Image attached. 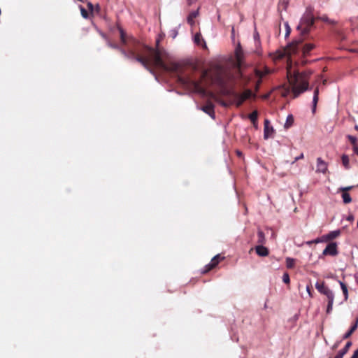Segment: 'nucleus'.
Here are the masks:
<instances>
[{"instance_id": "obj_29", "label": "nucleus", "mask_w": 358, "mask_h": 358, "mask_svg": "<svg viewBox=\"0 0 358 358\" xmlns=\"http://www.w3.org/2000/svg\"><path fill=\"white\" fill-rule=\"evenodd\" d=\"M317 19L322 20L325 22H327L329 24H334L335 22L334 20H330L327 16L323 15L321 17H317Z\"/></svg>"}, {"instance_id": "obj_25", "label": "nucleus", "mask_w": 358, "mask_h": 358, "mask_svg": "<svg viewBox=\"0 0 358 358\" xmlns=\"http://www.w3.org/2000/svg\"><path fill=\"white\" fill-rule=\"evenodd\" d=\"M235 99H236L237 106H241L242 103L245 101V99H243V97L241 96V94H238V93L236 94Z\"/></svg>"}, {"instance_id": "obj_40", "label": "nucleus", "mask_w": 358, "mask_h": 358, "mask_svg": "<svg viewBox=\"0 0 358 358\" xmlns=\"http://www.w3.org/2000/svg\"><path fill=\"white\" fill-rule=\"evenodd\" d=\"M314 243H318L320 242H325L324 241H322V236L321 238H317L315 240H313Z\"/></svg>"}, {"instance_id": "obj_33", "label": "nucleus", "mask_w": 358, "mask_h": 358, "mask_svg": "<svg viewBox=\"0 0 358 358\" xmlns=\"http://www.w3.org/2000/svg\"><path fill=\"white\" fill-rule=\"evenodd\" d=\"M353 188V186H348V187H341L338 189V192H347L348 191L351 190Z\"/></svg>"}, {"instance_id": "obj_6", "label": "nucleus", "mask_w": 358, "mask_h": 358, "mask_svg": "<svg viewBox=\"0 0 358 358\" xmlns=\"http://www.w3.org/2000/svg\"><path fill=\"white\" fill-rule=\"evenodd\" d=\"M338 254V246L336 242L329 243L322 252V255H330L334 257Z\"/></svg>"}, {"instance_id": "obj_51", "label": "nucleus", "mask_w": 358, "mask_h": 358, "mask_svg": "<svg viewBox=\"0 0 358 358\" xmlns=\"http://www.w3.org/2000/svg\"><path fill=\"white\" fill-rule=\"evenodd\" d=\"M183 62L180 59V67L182 66V65H183Z\"/></svg>"}, {"instance_id": "obj_24", "label": "nucleus", "mask_w": 358, "mask_h": 358, "mask_svg": "<svg viewBox=\"0 0 358 358\" xmlns=\"http://www.w3.org/2000/svg\"><path fill=\"white\" fill-rule=\"evenodd\" d=\"M341 160L343 166L345 169H349V157L346 155H343L341 157Z\"/></svg>"}, {"instance_id": "obj_44", "label": "nucleus", "mask_w": 358, "mask_h": 358, "mask_svg": "<svg viewBox=\"0 0 358 358\" xmlns=\"http://www.w3.org/2000/svg\"><path fill=\"white\" fill-rule=\"evenodd\" d=\"M346 220L350 221V222H352L354 220V216L352 215H349L347 217Z\"/></svg>"}, {"instance_id": "obj_39", "label": "nucleus", "mask_w": 358, "mask_h": 358, "mask_svg": "<svg viewBox=\"0 0 358 358\" xmlns=\"http://www.w3.org/2000/svg\"><path fill=\"white\" fill-rule=\"evenodd\" d=\"M306 291H307V292L308 293V295H309L310 296H312V294H311V286H310V285H308L306 286Z\"/></svg>"}, {"instance_id": "obj_37", "label": "nucleus", "mask_w": 358, "mask_h": 358, "mask_svg": "<svg viewBox=\"0 0 358 358\" xmlns=\"http://www.w3.org/2000/svg\"><path fill=\"white\" fill-rule=\"evenodd\" d=\"M304 157L303 153H301L299 156L294 158V160L291 163L292 164H294L296 161L301 159Z\"/></svg>"}, {"instance_id": "obj_22", "label": "nucleus", "mask_w": 358, "mask_h": 358, "mask_svg": "<svg viewBox=\"0 0 358 358\" xmlns=\"http://www.w3.org/2000/svg\"><path fill=\"white\" fill-rule=\"evenodd\" d=\"M295 259L291 257L286 258V266L288 268H292L294 266Z\"/></svg>"}, {"instance_id": "obj_54", "label": "nucleus", "mask_w": 358, "mask_h": 358, "mask_svg": "<svg viewBox=\"0 0 358 358\" xmlns=\"http://www.w3.org/2000/svg\"><path fill=\"white\" fill-rule=\"evenodd\" d=\"M329 358H331V357H329Z\"/></svg>"}, {"instance_id": "obj_17", "label": "nucleus", "mask_w": 358, "mask_h": 358, "mask_svg": "<svg viewBox=\"0 0 358 358\" xmlns=\"http://www.w3.org/2000/svg\"><path fill=\"white\" fill-rule=\"evenodd\" d=\"M338 282H339L341 288V289L343 291V295H344V298H345V301H347L348 299V290L347 285L343 282H342L341 280H339Z\"/></svg>"}, {"instance_id": "obj_4", "label": "nucleus", "mask_w": 358, "mask_h": 358, "mask_svg": "<svg viewBox=\"0 0 358 358\" xmlns=\"http://www.w3.org/2000/svg\"><path fill=\"white\" fill-rule=\"evenodd\" d=\"M108 45L113 49L119 50L126 58L138 62L149 72H152V66H150L149 63H147L140 55H135L131 50H127L125 48L110 41L108 42Z\"/></svg>"}, {"instance_id": "obj_34", "label": "nucleus", "mask_w": 358, "mask_h": 358, "mask_svg": "<svg viewBox=\"0 0 358 358\" xmlns=\"http://www.w3.org/2000/svg\"><path fill=\"white\" fill-rule=\"evenodd\" d=\"M282 281L283 282L288 284L289 283L290 279L289 275L287 273H285L282 275Z\"/></svg>"}, {"instance_id": "obj_10", "label": "nucleus", "mask_w": 358, "mask_h": 358, "mask_svg": "<svg viewBox=\"0 0 358 358\" xmlns=\"http://www.w3.org/2000/svg\"><path fill=\"white\" fill-rule=\"evenodd\" d=\"M327 171V164L324 160H322V158L318 157L317 159L316 172L325 173Z\"/></svg>"}, {"instance_id": "obj_20", "label": "nucleus", "mask_w": 358, "mask_h": 358, "mask_svg": "<svg viewBox=\"0 0 358 358\" xmlns=\"http://www.w3.org/2000/svg\"><path fill=\"white\" fill-rule=\"evenodd\" d=\"M342 199L344 203L347 204L352 201V198L348 192L342 193Z\"/></svg>"}, {"instance_id": "obj_23", "label": "nucleus", "mask_w": 358, "mask_h": 358, "mask_svg": "<svg viewBox=\"0 0 358 358\" xmlns=\"http://www.w3.org/2000/svg\"><path fill=\"white\" fill-rule=\"evenodd\" d=\"M257 117L258 113L257 110H255L249 115L248 117L250 120V121L255 124L257 122Z\"/></svg>"}, {"instance_id": "obj_32", "label": "nucleus", "mask_w": 358, "mask_h": 358, "mask_svg": "<svg viewBox=\"0 0 358 358\" xmlns=\"http://www.w3.org/2000/svg\"><path fill=\"white\" fill-rule=\"evenodd\" d=\"M80 8L82 16L84 18H87L89 16L88 12L83 6H80Z\"/></svg>"}, {"instance_id": "obj_19", "label": "nucleus", "mask_w": 358, "mask_h": 358, "mask_svg": "<svg viewBox=\"0 0 358 358\" xmlns=\"http://www.w3.org/2000/svg\"><path fill=\"white\" fill-rule=\"evenodd\" d=\"M198 11H192L187 17V22L189 24L192 25L194 23V19L197 16Z\"/></svg>"}, {"instance_id": "obj_38", "label": "nucleus", "mask_w": 358, "mask_h": 358, "mask_svg": "<svg viewBox=\"0 0 358 358\" xmlns=\"http://www.w3.org/2000/svg\"><path fill=\"white\" fill-rule=\"evenodd\" d=\"M87 8L91 13L94 12V5L91 2L87 3Z\"/></svg>"}, {"instance_id": "obj_1", "label": "nucleus", "mask_w": 358, "mask_h": 358, "mask_svg": "<svg viewBox=\"0 0 358 358\" xmlns=\"http://www.w3.org/2000/svg\"><path fill=\"white\" fill-rule=\"evenodd\" d=\"M121 43L127 50H131L135 55H138L152 66V72L155 76L157 73H161L170 76L173 83L179 82V63L176 58L172 57L163 48L159 45L162 36L160 35L156 39L155 47L145 45L131 36H127L124 29L118 27Z\"/></svg>"}, {"instance_id": "obj_2", "label": "nucleus", "mask_w": 358, "mask_h": 358, "mask_svg": "<svg viewBox=\"0 0 358 358\" xmlns=\"http://www.w3.org/2000/svg\"><path fill=\"white\" fill-rule=\"evenodd\" d=\"M315 17L313 10L311 7H308L301 18L300 22L296 27V29L300 31V36L296 38L287 46L286 52L288 55H295L301 53L303 57L307 56L309 52L315 48L313 43L303 44V41L306 35L310 31L314 25Z\"/></svg>"}, {"instance_id": "obj_26", "label": "nucleus", "mask_w": 358, "mask_h": 358, "mask_svg": "<svg viewBox=\"0 0 358 358\" xmlns=\"http://www.w3.org/2000/svg\"><path fill=\"white\" fill-rule=\"evenodd\" d=\"M194 88L198 93L202 95H204L206 94V90L203 87H201L199 83H194Z\"/></svg>"}, {"instance_id": "obj_43", "label": "nucleus", "mask_w": 358, "mask_h": 358, "mask_svg": "<svg viewBox=\"0 0 358 358\" xmlns=\"http://www.w3.org/2000/svg\"><path fill=\"white\" fill-rule=\"evenodd\" d=\"M350 358H358V348L354 352L352 356Z\"/></svg>"}, {"instance_id": "obj_46", "label": "nucleus", "mask_w": 358, "mask_h": 358, "mask_svg": "<svg viewBox=\"0 0 358 358\" xmlns=\"http://www.w3.org/2000/svg\"><path fill=\"white\" fill-rule=\"evenodd\" d=\"M196 0H188V2L189 4H192L194 2H195Z\"/></svg>"}, {"instance_id": "obj_48", "label": "nucleus", "mask_w": 358, "mask_h": 358, "mask_svg": "<svg viewBox=\"0 0 358 358\" xmlns=\"http://www.w3.org/2000/svg\"><path fill=\"white\" fill-rule=\"evenodd\" d=\"M314 243V242H313V241H308V242H306V243H307L308 245H311V244H312V243Z\"/></svg>"}, {"instance_id": "obj_9", "label": "nucleus", "mask_w": 358, "mask_h": 358, "mask_svg": "<svg viewBox=\"0 0 358 358\" xmlns=\"http://www.w3.org/2000/svg\"><path fill=\"white\" fill-rule=\"evenodd\" d=\"M341 231L340 229L331 231L329 233L322 236V241H324L325 242L330 241L338 237L341 235Z\"/></svg>"}, {"instance_id": "obj_49", "label": "nucleus", "mask_w": 358, "mask_h": 358, "mask_svg": "<svg viewBox=\"0 0 358 358\" xmlns=\"http://www.w3.org/2000/svg\"><path fill=\"white\" fill-rule=\"evenodd\" d=\"M180 85L184 83V80H183V79L181 77H180Z\"/></svg>"}, {"instance_id": "obj_41", "label": "nucleus", "mask_w": 358, "mask_h": 358, "mask_svg": "<svg viewBox=\"0 0 358 358\" xmlns=\"http://www.w3.org/2000/svg\"><path fill=\"white\" fill-rule=\"evenodd\" d=\"M177 35H178V32H177V31H176V30H173V31H171V37H172L173 38H175L177 36Z\"/></svg>"}, {"instance_id": "obj_7", "label": "nucleus", "mask_w": 358, "mask_h": 358, "mask_svg": "<svg viewBox=\"0 0 358 358\" xmlns=\"http://www.w3.org/2000/svg\"><path fill=\"white\" fill-rule=\"evenodd\" d=\"M264 138L265 139H268V138H271L273 136V134L274 133V129L271 125L270 121L267 119H266L264 120Z\"/></svg>"}, {"instance_id": "obj_18", "label": "nucleus", "mask_w": 358, "mask_h": 358, "mask_svg": "<svg viewBox=\"0 0 358 358\" xmlns=\"http://www.w3.org/2000/svg\"><path fill=\"white\" fill-rule=\"evenodd\" d=\"M257 238H258L257 243L262 245L266 241L265 235L262 231H261V230L258 231Z\"/></svg>"}, {"instance_id": "obj_42", "label": "nucleus", "mask_w": 358, "mask_h": 358, "mask_svg": "<svg viewBox=\"0 0 358 358\" xmlns=\"http://www.w3.org/2000/svg\"><path fill=\"white\" fill-rule=\"evenodd\" d=\"M94 10L96 13H99L101 10V7L99 4H96L95 6H94Z\"/></svg>"}, {"instance_id": "obj_3", "label": "nucleus", "mask_w": 358, "mask_h": 358, "mask_svg": "<svg viewBox=\"0 0 358 358\" xmlns=\"http://www.w3.org/2000/svg\"><path fill=\"white\" fill-rule=\"evenodd\" d=\"M288 80L292 87L294 98L297 97L301 93L308 89V83L306 80L305 76L302 73L297 72L294 73L293 76H292L289 73Z\"/></svg>"}, {"instance_id": "obj_47", "label": "nucleus", "mask_w": 358, "mask_h": 358, "mask_svg": "<svg viewBox=\"0 0 358 358\" xmlns=\"http://www.w3.org/2000/svg\"><path fill=\"white\" fill-rule=\"evenodd\" d=\"M236 153H237V155H238V156H241V155H242L241 152V151H239V150H237V151H236Z\"/></svg>"}, {"instance_id": "obj_27", "label": "nucleus", "mask_w": 358, "mask_h": 358, "mask_svg": "<svg viewBox=\"0 0 358 358\" xmlns=\"http://www.w3.org/2000/svg\"><path fill=\"white\" fill-rule=\"evenodd\" d=\"M293 121H294V118H293L292 115H289L287 117L286 122L285 124V128L289 127L292 125V124L293 123Z\"/></svg>"}, {"instance_id": "obj_15", "label": "nucleus", "mask_w": 358, "mask_h": 358, "mask_svg": "<svg viewBox=\"0 0 358 358\" xmlns=\"http://www.w3.org/2000/svg\"><path fill=\"white\" fill-rule=\"evenodd\" d=\"M318 96H319V90L318 88H315L313 92V106H312V112L313 113H315L316 110V106L317 103L318 102Z\"/></svg>"}, {"instance_id": "obj_36", "label": "nucleus", "mask_w": 358, "mask_h": 358, "mask_svg": "<svg viewBox=\"0 0 358 358\" xmlns=\"http://www.w3.org/2000/svg\"><path fill=\"white\" fill-rule=\"evenodd\" d=\"M254 40H255V42L256 43V45H259V33L257 31H255L254 33Z\"/></svg>"}, {"instance_id": "obj_8", "label": "nucleus", "mask_w": 358, "mask_h": 358, "mask_svg": "<svg viewBox=\"0 0 358 358\" xmlns=\"http://www.w3.org/2000/svg\"><path fill=\"white\" fill-rule=\"evenodd\" d=\"M255 75L258 78V80L257 82V88L259 87V85L262 83V79L263 77L270 73V70L268 68H264L263 71L255 69H254Z\"/></svg>"}, {"instance_id": "obj_50", "label": "nucleus", "mask_w": 358, "mask_h": 358, "mask_svg": "<svg viewBox=\"0 0 358 358\" xmlns=\"http://www.w3.org/2000/svg\"><path fill=\"white\" fill-rule=\"evenodd\" d=\"M171 90H176L178 92V91H177V86L174 87Z\"/></svg>"}, {"instance_id": "obj_5", "label": "nucleus", "mask_w": 358, "mask_h": 358, "mask_svg": "<svg viewBox=\"0 0 358 358\" xmlns=\"http://www.w3.org/2000/svg\"><path fill=\"white\" fill-rule=\"evenodd\" d=\"M315 288L322 294L325 295L327 298L328 304L327 307V313L330 314L333 310V304L334 301V293L328 287L324 285V282H317L315 283Z\"/></svg>"}, {"instance_id": "obj_13", "label": "nucleus", "mask_w": 358, "mask_h": 358, "mask_svg": "<svg viewBox=\"0 0 358 358\" xmlns=\"http://www.w3.org/2000/svg\"><path fill=\"white\" fill-rule=\"evenodd\" d=\"M257 254L260 257H266L268 255V250L267 248L260 245L255 248Z\"/></svg>"}, {"instance_id": "obj_35", "label": "nucleus", "mask_w": 358, "mask_h": 358, "mask_svg": "<svg viewBox=\"0 0 358 358\" xmlns=\"http://www.w3.org/2000/svg\"><path fill=\"white\" fill-rule=\"evenodd\" d=\"M285 29H286V32H285V38H287L289 35V34L291 32V28L289 26L288 22H285Z\"/></svg>"}, {"instance_id": "obj_30", "label": "nucleus", "mask_w": 358, "mask_h": 358, "mask_svg": "<svg viewBox=\"0 0 358 358\" xmlns=\"http://www.w3.org/2000/svg\"><path fill=\"white\" fill-rule=\"evenodd\" d=\"M347 138L350 141V142L352 144L353 147L355 145H357V139L355 136H352V135H348Z\"/></svg>"}, {"instance_id": "obj_21", "label": "nucleus", "mask_w": 358, "mask_h": 358, "mask_svg": "<svg viewBox=\"0 0 358 358\" xmlns=\"http://www.w3.org/2000/svg\"><path fill=\"white\" fill-rule=\"evenodd\" d=\"M252 95V92L250 90H246L241 94V96L243 99H245V101L248 99H250Z\"/></svg>"}, {"instance_id": "obj_28", "label": "nucleus", "mask_w": 358, "mask_h": 358, "mask_svg": "<svg viewBox=\"0 0 358 358\" xmlns=\"http://www.w3.org/2000/svg\"><path fill=\"white\" fill-rule=\"evenodd\" d=\"M202 40V36L200 33H196L194 36V42L196 45L201 44V41Z\"/></svg>"}, {"instance_id": "obj_52", "label": "nucleus", "mask_w": 358, "mask_h": 358, "mask_svg": "<svg viewBox=\"0 0 358 358\" xmlns=\"http://www.w3.org/2000/svg\"><path fill=\"white\" fill-rule=\"evenodd\" d=\"M338 343H336V344L334 345V348H337V347H338Z\"/></svg>"}, {"instance_id": "obj_45", "label": "nucleus", "mask_w": 358, "mask_h": 358, "mask_svg": "<svg viewBox=\"0 0 358 358\" xmlns=\"http://www.w3.org/2000/svg\"><path fill=\"white\" fill-rule=\"evenodd\" d=\"M353 151L358 155V145H355L353 147Z\"/></svg>"}, {"instance_id": "obj_11", "label": "nucleus", "mask_w": 358, "mask_h": 358, "mask_svg": "<svg viewBox=\"0 0 358 358\" xmlns=\"http://www.w3.org/2000/svg\"><path fill=\"white\" fill-rule=\"evenodd\" d=\"M201 110L212 118H215L214 106L212 103H208L206 106H203L201 108Z\"/></svg>"}, {"instance_id": "obj_12", "label": "nucleus", "mask_w": 358, "mask_h": 358, "mask_svg": "<svg viewBox=\"0 0 358 358\" xmlns=\"http://www.w3.org/2000/svg\"><path fill=\"white\" fill-rule=\"evenodd\" d=\"M220 259V255H215L212 259L209 264L206 266L207 268L203 271V273L208 272L211 268L216 266V265L219 263V261Z\"/></svg>"}, {"instance_id": "obj_31", "label": "nucleus", "mask_w": 358, "mask_h": 358, "mask_svg": "<svg viewBox=\"0 0 358 358\" xmlns=\"http://www.w3.org/2000/svg\"><path fill=\"white\" fill-rule=\"evenodd\" d=\"M287 6V2L285 0H280L278 5V9L286 10Z\"/></svg>"}, {"instance_id": "obj_14", "label": "nucleus", "mask_w": 358, "mask_h": 358, "mask_svg": "<svg viewBox=\"0 0 358 358\" xmlns=\"http://www.w3.org/2000/svg\"><path fill=\"white\" fill-rule=\"evenodd\" d=\"M352 345L351 341H348L345 345V347L341 350L338 354L335 356L334 358H343V356L348 352L349 348Z\"/></svg>"}, {"instance_id": "obj_53", "label": "nucleus", "mask_w": 358, "mask_h": 358, "mask_svg": "<svg viewBox=\"0 0 358 358\" xmlns=\"http://www.w3.org/2000/svg\"><path fill=\"white\" fill-rule=\"evenodd\" d=\"M355 129L357 131H358V125H355Z\"/></svg>"}, {"instance_id": "obj_16", "label": "nucleus", "mask_w": 358, "mask_h": 358, "mask_svg": "<svg viewBox=\"0 0 358 358\" xmlns=\"http://www.w3.org/2000/svg\"><path fill=\"white\" fill-rule=\"evenodd\" d=\"M357 326H358V318H357L355 324H353L352 325L350 329L343 335V339L348 338L352 335V334L357 329Z\"/></svg>"}]
</instances>
